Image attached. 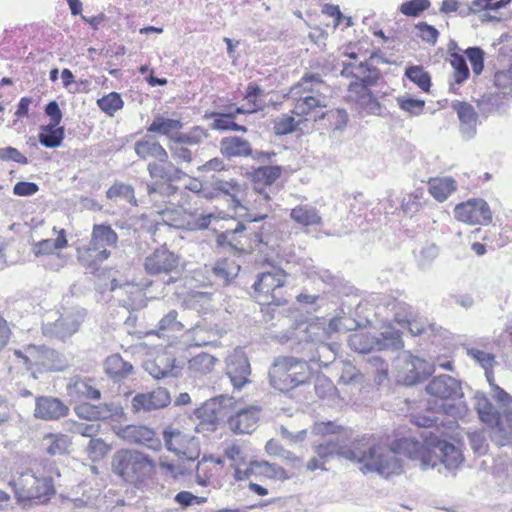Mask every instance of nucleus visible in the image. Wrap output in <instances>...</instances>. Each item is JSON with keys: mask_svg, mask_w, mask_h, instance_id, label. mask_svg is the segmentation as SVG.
Returning <instances> with one entry per match:
<instances>
[{"mask_svg": "<svg viewBox=\"0 0 512 512\" xmlns=\"http://www.w3.org/2000/svg\"><path fill=\"white\" fill-rule=\"evenodd\" d=\"M110 447L106 444V442L101 438H92L90 439L86 452L88 457L93 462H98L103 459L106 454L109 452Z\"/></svg>", "mask_w": 512, "mask_h": 512, "instance_id": "obj_62", "label": "nucleus"}, {"mask_svg": "<svg viewBox=\"0 0 512 512\" xmlns=\"http://www.w3.org/2000/svg\"><path fill=\"white\" fill-rule=\"evenodd\" d=\"M430 4V0H408L400 5L399 11L408 17H418Z\"/></svg>", "mask_w": 512, "mask_h": 512, "instance_id": "obj_64", "label": "nucleus"}, {"mask_svg": "<svg viewBox=\"0 0 512 512\" xmlns=\"http://www.w3.org/2000/svg\"><path fill=\"white\" fill-rule=\"evenodd\" d=\"M376 339L378 341L377 351L400 350L404 346L400 331L393 328L382 331Z\"/></svg>", "mask_w": 512, "mask_h": 512, "instance_id": "obj_47", "label": "nucleus"}, {"mask_svg": "<svg viewBox=\"0 0 512 512\" xmlns=\"http://www.w3.org/2000/svg\"><path fill=\"white\" fill-rule=\"evenodd\" d=\"M492 440L498 446L512 445V413L504 412L503 422L495 427Z\"/></svg>", "mask_w": 512, "mask_h": 512, "instance_id": "obj_48", "label": "nucleus"}, {"mask_svg": "<svg viewBox=\"0 0 512 512\" xmlns=\"http://www.w3.org/2000/svg\"><path fill=\"white\" fill-rule=\"evenodd\" d=\"M134 151L137 157L141 160L153 158L158 160L164 158L166 149L150 134L144 135L141 139L134 143Z\"/></svg>", "mask_w": 512, "mask_h": 512, "instance_id": "obj_32", "label": "nucleus"}, {"mask_svg": "<svg viewBox=\"0 0 512 512\" xmlns=\"http://www.w3.org/2000/svg\"><path fill=\"white\" fill-rule=\"evenodd\" d=\"M355 68L361 74H368L362 77L358 75L357 81H353L349 84V91H356V88H370L371 86L377 84L381 78L380 70L377 67L369 64L368 61L360 62L358 65H355Z\"/></svg>", "mask_w": 512, "mask_h": 512, "instance_id": "obj_35", "label": "nucleus"}, {"mask_svg": "<svg viewBox=\"0 0 512 512\" xmlns=\"http://www.w3.org/2000/svg\"><path fill=\"white\" fill-rule=\"evenodd\" d=\"M390 311L393 313V320L398 323L402 328L407 323L409 318L413 316L415 311L405 302L394 300L389 303Z\"/></svg>", "mask_w": 512, "mask_h": 512, "instance_id": "obj_57", "label": "nucleus"}, {"mask_svg": "<svg viewBox=\"0 0 512 512\" xmlns=\"http://www.w3.org/2000/svg\"><path fill=\"white\" fill-rule=\"evenodd\" d=\"M464 54L471 64L473 73L480 75L484 69V50L479 46H472L468 47Z\"/></svg>", "mask_w": 512, "mask_h": 512, "instance_id": "obj_61", "label": "nucleus"}, {"mask_svg": "<svg viewBox=\"0 0 512 512\" xmlns=\"http://www.w3.org/2000/svg\"><path fill=\"white\" fill-rule=\"evenodd\" d=\"M207 131L201 126H193L188 132L177 131L171 136V143L192 147L200 145L207 138Z\"/></svg>", "mask_w": 512, "mask_h": 512, "instance_id": "obj_39", "label": "nucleus"}, {"mask_svg": "<svg viewBox=\"0 0 512 512\" xmlns=\"http://www.w3.org/2000/svg\"><path fill=\"white\" fill-rule=\"evenodd\" d=\"M452 108L457 112L460 120V131L467 138L470 139L476 135V125L478 115L474 107L461 101H455L452 103Z\"/></svg>", "mask_w": 512, "mask_h": 512, "instance_id": "obj_28", "label": "nucleus"}, {"mask_svg": "<svg viewBox=\"0 0 512 512\" xmlns=\"http://www.w3.org/2000/svg\"><path fill=\"white\" fill-rule=\"evenodd\" d=\"M421 448V443L416 438L402 437L392 441L389 451L393 455L403 454L409 458L417 455Z\"/></svg>", "mask_w": 512, "mask_h": 512, "instance_id": "obj_45", "label": "nucleus"}, {"mask_svg": "<svg viewBox=\"0 0 512 512\" xmlns=\"http://www.w3.org/2000/svg\"><path fill=\"white\" fill-rule=\"evenodd\" d=\"M17 502L45 501L55 493L53 479L36 477L34 474L24 473L17 481H10Z\"/></svg>", "mask_w": 512, "mask_h": 512, "instance_id": "obj_6", "label": "nucleus"}, {"mask_svg": "<svg viewBox=\"0 0 512 512\" xmlns=\"http://www.w3.org/2000/svg\"><path fill=\"white\" fill-rule=\"evenodd\" d=\"M452 177L435 178L429 181V193L439 202L445 201L456 190Z\"/></svg>", "mask_w": 512, "mask_h": 512, "instance_id": "obj_43", "label": "nucleus"}, {"mask_svg": "<svg viewBox=\"0 0 512 512\" xmlns=\"http://www.w3.org/2000/svg\"><path fill=\"white\" fill-rule=\"evenodd\" d=\"M366 362L374 369V383L378 386L382 385L388 377V363L378 355L369 356Z\"/></svg>", "mask_w": 512, "mask_h": 512, "instance_id": "obj_58", "label": "nucleus"}, {"mask_svg": "<svg viewBox=\"0 0 512 512\" xmlns=\"http://www.w3.org/2000/svg\"><path fill=\"white\" fill-rule=\"evenodd\" d=\"M97 105L107 115L114 116L115 112L123 108L124 101L118 92H110L98 99Z\"/></svg>", "mask_w": 512, "mask_h": 512, "instance_id": "obj_54", "label": "nucleus"}, {"mask_svg": "<svg viewBox=\"0 0 512 512\" xmlns=\"http://www.w3.org/2000/svg\"><path fill=\"white\" fill-rule=\"evenodd\" d=\"M404 75L422 91H430L432 85L431 76L421 65H411L406 67Z\"/></svg>", "mask_w": 512, "mask_h": 512, "instance_id": "obj_49", "label": "nucleus"}, {"mask_svg": "<svg viewBox=\"0 0 512 512\" xmlns=\"http://www.w3.org/2000/svg\"><path fill=\"white\" fill-rule=\"evenodd\" d=\"M287 274L282 268L258 273L251 288L245 293L256 302L276 301L277 304H287L288 300L282 293Z\"/></svg>", "mask_w": 512, "mask_h": 512, "instance_id": "obj_4", "label": "nucleus"}, {"mask_svg": "<svg viewBox=\"0 0 512 512\" xmlns=\"http://www.w3.org/2000/svg\"><path fill=\"white\" fill-rule=\"evenodd\" d=\"M168 149L171 153L172 159L179 167H187L194 160V153L190 147L168 143Z\"/></svg>", "mask_w": 512, "mask_h": 512, "instance_id": "obj_56", "label": "nucleus"}, {"mask_svg": "<svg viewBox=\"0 0 512 512\" xmlns=\"http://www.w3.org/2000/svg\"><path fill=\"white\" fill-rule=\"evenodd\" d=\"M234 405V398L223 394L205 401L194 410V415L200 420L197 431L201 429L214 432L217 424L226 420L228 413H230Z\"/></svg>", "mask_w": 512, "mask_h": 512, "instance_id": "obj_7", "label": "nucleus"}, {"mask_svg": "<svg viewBox=\"0 0 512 512\" xmlns=\"http://www.w3.org/2000/svg\"><path fill=\"white\" fill-rule=\"evenodd\" d=\"M494 85L500 92L485 93L477 100V107L485 116L502 108L504 96H512V62L507 69L499 70L494 74Z\"/></svg>", "mask_w": 512, "mask_h": 512, "instance_id": "obj_9", "label": "nucleus"}, {"mask_svg": "<svg viewBox=\"0 0 512 512\" xmlns=\"http://www.w3.org/2000/svg\"><path fill=\"white\" fill-rule=\"evenodd\" d=\"M268 379L275 390L290 394L297 388L310 386L312 372L301 357L283 356L276 358L270 366Z\"/></svg>", "mask_w": 512, "mask_h": 512, "instance_id": "obj_2", "label": "nucleus"}, {"mask_svg": "<svg viewBox=\"0 0 512 512\" xmlns=\"http://www.w3.org/2000/svg\"><path fill=\"white\" fill-rule=\"evenodd\" d=\"M350 448L352 456L349 460L361 464L359 469L363 474L377 473L389 476L402 472V460L381 445L373 435H363L356 439Z\"/></svg>", "mask_w": 512, "mask_h": 512, "instance_id": "obj_1", "label": "nucleus"}, {"mask_svg": "<svg viewBox=\"0 0 512 512\" xmlns=\"http://www.w3.org/2000/svg\"><path fill=\"white\" fill-rule=\"evenodd\" d=\"M293 349L302 354L301 358L308 365L310 362L318 363L321 368H334L337 363V352L340 345L336 342L327 343L315 339L309 330H305L299 342Z\"/></svg>", "mask_w": 512, "mask_h": 512, "instance_id": "obj_5", "label": "nucleus"}, {"mask_svg": "<svg viewBox=\"0 0 512 512\" xmlns=\"http://www.w3.org/2000/svg\"><path fill=\"white\" fill-rule=\"evenodd\" d=\"M254 191L257 196L252 203L250 201V207L247 204H243V208H237L235 211L238 216L248 223L260 222L268 217V213L272 210L271 197L265 191V188L254 186Z\"/></svg>", "mask_w": 512, "mask_h": 512, "instance_id": "obj_16", "label": "nucleus"}, {"mask_svg": "<svg viewBox=\"0 0 512 512\" xmlns=\"http://www.w3.org/2000/svg\"><path fill=\"white\" fill-rule=\"evenodd\" d=\"M357 104L367 114L382 116L383 107L369 88H356Z\"/></svg>", "mask_w": 512, "mask_h": 512, "instance_id": "obj_40", "label": "nucleus"}, {"mask_svg": "<svg viewBox=\"0 0 512 512\" xmlns=\"http://www.w3.org/2000/svg\"><path fill=\"white\" fill-rule=\"evenodd\" d=\"M240 265L229 258L218 259L211 267V275L218 285L231 286L240 272Z\"/></svg>", "mask_w": 512, "mask_h": 512, "instance_id": "obj_26", "label": "nucleus"}, {"mask_svg": "<svg viewBox=\"0 0 512 512\" xmlns=\"http://www.w3.org/2000/svg\"><path fill=\"white\" fill-rule=\"evenodd\" d=\"M86 315L87 311L83 308L72 309L65 315L60 316L56 321L43 324V334L46 337L64 341L78 331Z\"/></svg>", "mask_w": 512, "mask_h": 512, "instance_id": "obj_11", "label": "nucleus"}, {"mask_svg": "<svg viewBox=\"0 0 512 512\" xmlns=\"http://www.w3.org/2000/svg\"><path fill=\"white\" fill-rule=\"evenodd\" d=\"M173 362L174 360H170L169 358L148 361L144 364V369L154 379L160 380L172 375V371L174 368Z\"/></svg>", "mask_w": 512, "mask_h": 512, "instance_id": "obj_50", "label": "nucleus"}, {"mask_svg": "<svg viewBox=\"0 0 512 512\" xmlns=\"http://www.w3.org/2000/svg\"><path fill=\"white\" fill-rule=\"evenodd\" d=\"M65 139V127L58 125H42L38 133V141L45 148L53 149L62 145Z\"/></svg>", "mask_w": 512, "mask_h": 512, "instance_id": "obj_37", "label": "nucleus"}, {"mask_svg": "<svg viewBox=\"0 0 512 512\" xmlns=\"http://www.w3.org/2000/svg\"><path fill=\"white\" fill-rule=\"evenodd\" d=\"M74 411L79 418L89 421L107 420L110 418L120 419L125 414L123 407L115 402L97 405L83 402L76 405Z\"/></svg>", "mask_w": 512, "mask_h": 512, "instance_id": "obj_15", "label": "nucleus"}, {"mask_svg": "<svg viewBox=\"0 0 512 512\" xmlns=\"http://www.w3.org/2000/svg\"><path fill=\"white\" fill-rule=\"evenodd\" d=\"M106 197L110 200L114 198H122L133 206H137V199L132 185L122 182H115L106 191Z\"/></svg>", "mask_w": 512, "mask_h": 512, "instance_id": "obj_51", "label": "nucleus"}, {"mask_svg": "<svg viewBox=\"0 0 512 512\" xmlns=\"http://www.w3.org/2000/svg\"><path fill=\"white\" fill-rule=\"evenodd\" d=\"M454 215L458 221L469 225H488L492 222L491 209L482 198H471L457 204Z\"/></svg>", "mask_w": 512, "mask_h": 512, "instance_id": "obj_12", "label": "nucleus"}, {"mask_svg": "<svg viewBox=\"0 0 512 512\" xmlns=\"http://www.w3.org/2000/svg\"><path fill=\"white\" fill-rule=\"evenodd\" d=\"M466 354L476 363H478L484 370H491L497 363L494 354L484 352L477 348H466Z\"/></svg>", "mask_w": 512, "mask_h": 512, "instance_id": "obj_63", "label": "nucleus"}, {"mask_svg": "<svg viewBox=\"0 0 512 512\" xmlns=\"http://www.w3.org/2000/svg\"><path fill=\"white\" fill-rule=\"evenodd\" d=\"M27 353L33 357V366H42L47 370L60 371L64 368L62 355L46 345L30 344L26 347Z\"/></svg>", "mask_w": 512, "mask_h": 512, "instance_id": "obj_23", "label": "nucleus"}, {"mask_svg": "<svg viewBox=\"0 0 512 512\" xmlns=\"http://www.w3.org/2000/svg\"><path fill=\"white\" fill-rule=\"evenodd\" d=\"M118 243V235L110 224H94L92 227L91 239L86 253L97 251L104 247L115 248Z\"/></svg>", "mask_w": 512, "mask_h": 512, "instance_id": "obj_25", "label": "nucleus"}, {"mask_svg": "<svg viewBox=\"0 0 512 512\" xmlns=\"http://www.w3.org/2000/svg\"><path fill=\"white\" fill-rule=\"evenodd\" d=\"M171 403V396L166 388L158 387L152 391L137 393L131 400L134 413L151 412L167 407Z\"/></svg>", "mask_w": 512, "mask_h": 512, "instance_id": "obj_17", "label": "nucleus"}, {"mask_svg": "<svg viewBox=\"0 0 512 512\" xmlns=\"http://www.w3.org/2000/svg\"><path fill=\"white\" fill-rule=\"evenodd\" d=\"M281 174L282 167L279 165H262L251 172V179L254 186L259 187L260 184L270 186L280 178Z\"/></svg>", "mask_w": 512, "mask_h": 512, "instance_id": "obj_42", "label": "nucleus"}, {"mask_svg": "<svg viewBox=\"0 0 512 512\" xmlns=\"http://www.w3.org/2000/svg\"><path fill=\"white\" fill-rule=\"evenodd\" d=\"M180 257L166 246L155 249L145 258L144 268L149 275L179 274Z\"/></svg>", "mask_w": 512, "mask_h": 512, "instance_id": "obj_13", "label": "nucleus"}, {"mask_svg": "<svg viewBox=\"0 0 512 512\" xmlns=\"http://www.w3.org/2000/svg\"><path fill=\"white\" fill-rule=\"evenodd\" d=\"M155 467L153 459L135 449L117 450L111 459V471L122 481L138 486L151 474Z\"/></svg>", "mask_w": 512, "mask_h": 512, "instance_id": "obj_3", "label": "nucleus"}, {"mask_svg": "<svg viewBox=\"0 0 512 512\" xmlns=\"http://www.w3.org/2000/svg\"><path fill=\"white\" fill-rule=\"evenodd\" d=\"M220 152L227 159L248 157L252 155V147L246 139L240 136H229L221 139Z\"/></svg>", "mask_w": 512, "mask_h": 512, "instance_id": "obj_31", "label": "nucleus"}, {"mask_svg": "<svg viewBox=\"0 0 512 512\" xmlns=\"http://www.w3.org/2000/svg\"><path fill=\"white\" fill-rule=\"evenodd\" d=\"M69 414V407L59 398L38 396L35 399L34 417L45 421H55Z\"/></svg>", "mask_w": 512, "mask_h": 512, "instance_id": "obj_21", "label": "nucleus"}, {"mask_svg": "<svg viewBox=\"0 0 512 512\" xmlns=\"http://www.w3.org/2000/svg\"><path fill=\"white\" fill-rule=\"evenodd\" d=\"M426 442L449 470L457 468L462 463L463 455L461 450L451 442L439 439L432 433H430L429 437H426Z\"/></svg>", "mask_w": 512, "mask_h": 512, "instance_id": "obj_22", "label": "nucleus"}, {"mask_svg": "<svg viewBox=\"0 0 512 512\" xmlns=\"http://www.w3.org/2000/svg\"><path fill=\"white\" fill-rule=\"evenodd\" d=\"M125 433L126 437L131 441L145 445L149 449L157 451L161 448V441L157 437L155 431L147 426H128Z\"/></svg>", "mask_w": 512, "mask_h": 512, "instance_id": "obj_33", "label": "nucleus"}, {"mask_svg": "<svg viewBox=\"0 0 512 512\" xmlns=\"http://www.w3.org/2000/svg\"><path fill=\"white\" fill-rule=\"evenodd\" d=\"M143 186L145 188V191L147 195L151 198V200L154 199L156 195H160L163 197H170L174 195L177 192V186L173 185L170 182L165 181H155V182H146L143 183Z\"/></svg>", "mask_w": 512, "mask_h": 512, "instance_id": "obj_55", "label": "nucleus"}, {"mask_svg": "<svg viewBox=\"0 0 512 512\" xmlns=\"http://www.w3.org/2000/svg\"><path fill=\"white\" fill-rule=\"evenodd\" d=\"M226 375L234 390H241L250 383L251 365L243 352H235L226 359Z\"/></svg>", "mask_w": 512, "mask_h": 512, "instance_id": "obj_18", "label": "nucleus"}, {"mask_svg": "<svg viewBox=\"0 0 512 512\" xmlns=\"http://www.w3.org/2000/svg\"><path fill=\"white\" fill-rule=\"evenodd\" d=\"M426 391L432 396L445 400H456L464 396L461 381L446 374L434 377L427 384Z\"/></svg>", "mask_w": 512, "mask_h": 512, "instance_id": "obj_19", "label": "nucleus"}, {"mask_svg": "<svg viewBox=\"0 0 512 512\" xmlns=\"http://www.w3.org/2000/svg\"><path fill=\"white\" fill-rule=\"evenodd\" d=\"M321 281L331 286L332 290L340 297L350 296L357 289L345 281L342 277L334 275L327 269H321L317 272Z\"/></svg>", "mask_w": 512, "mask_h": 512, "instance_id": "obj_38", "label": "nucleus"}, {"mask_svg": "<svg viewBox=\"0 0 512 512\" xmlns=\"http://www.w3.org/2000/svg\"><path fill=\"white\" fill-rule=\"evenodd\" d=\"M215 362L216 358L214 356L201 352L189 360L188 368L195 373L207 374L212 371Z\"/></svg>", "mask_w": 512, "mask_h": 512, "instance_id": "obj_53", "label": "nucleus"}, {"mask_svg": "<svg viewBox=\"0 0 512 512\" xmlns=\"http://www.w3.org/2000/svg\"><path fill=\"white\" fill-rule=\"evenodd\" d=\"M68 395L76 400H99L101 392L92 385L90 378L72 377L67 384Z\"/></svg>", "mask_w": 512, "mask_h": 512, "instance_id": "obj_30", "label": "nucleus"}, {"mask_svg": "<svg viewBox=\"0 0 512 512\" xmlns=\"http://www.w3.org/2000/svg\"><path fill=\"white\" fill-rule=\"evenodd\" d=\"M290 217L302 226H312L321 223V217L314 207L297 206L291 210Z\"/></svg>", "mask_w": 512, "mask_h": 512, "instance_id": "obj_46", "label": "nucleus"}, {"mask_svg": "<svg viewBox=\"0 0 512 512\" xmlns=\"http://www.w3.org/2000/svg\"><path fill=\"white\" fill-rule=\"evenodd\" d=\"M361 305V300L355 291L350 296H344L341 298L339 307L336 310V314L329 320L326 328L328 334L336 332H347L354 331L362 326V319H358V309Z\"/></svg>", "mask_w": 512, "mask_h": 512, "instance_id": "obj_8", "label": "nucleus"}, {"mask_svg": "<svg viewBox=\"0 0 512 512\" xmlns=\"http://www.w3.org/2000/svg\"><path fill=\"white\" fill-rule=\"evenodd\" d=\"M314 452L323 461H327L335 455L343 457L347 460H349V457L352 456L350 446L346 445L344 441L339 438V436L331 437L323 443L316 445L314 447Z\"/></svg>", "mask_w": 512, "mask_h": 512, "instance_id": "obj_29", "label": "nucleus"}, {"mask_svg": "<svg viewBox=\"0 0 512 512\" xmlns=\"http://www.w3.org/2000/svg\"><path fill=\"white\" fill-rule=\"evenodd\" d=\"M226 113L224 112H206L205 118L207 119H214L211 123L210 127L212 130L220 131V132H226V131H233L235 126V118H229L228 116H225Z\"/></svg>", "mask_w": 512, "mask_h": 512, "instance_id": "obj_59", "label": "nucleus"}, {"mask_svg": "<svg viewBox=\"0 0 512 512\" xmlns=\"http://www.w3.org/2000/svg\"><path fill=\"white\" fill-rule=\"evenodd\" d=\"M377 339L368 333H354L348 338L349 347L359 354H370L377 351Z\"/></svg>", "mask_w": 512, "mask_h": 512, "instance_id": "obj_44", "label": "nucleus"}, {"mask_svg": "<svg viewBox=\"0 0 512 512\" xmlns=\"http://www.w3.org/2000/svg\"><path fill=\"white\" fill-rule=\"evenodd\" d=\"M406 375L404 383L408 386L416 385L426 380L433 372L431 365L423 359L408 355L405 360Z\"/></svg>", "mask_w": 512, "mask_h": 512, "instance_id": "obj_27", "label": "nucleus"}, {"mask_svg": "<svg viewBox=\"0 0 512 512\" xmlns=\"http://www.w3.org/2000/svg\"><path fill=\"white\" fill-rule=\"evenodd\" d=\"M260 408L257 406H247L238 408L237 403L230 410L226 418L229 429L234 434H250L257 427Z\"/></svg>", "mask_w": 512, "mask_h": 512, "instance_id": "obj_14", "label": "nucleus"}, {"mask_svg": "<svg viewBox=\"0 0 512 512\" xmlns=\"http://www.w3.org/2000/svg\"><path fill=\"white\" fill-rule=\"evenodd\" d=\"M147 172L152 179L162 180L172 184L188 176L181 167L169 160L168 152L164 154L163 160L159 158L156 161L149 162Z\"/></svg>", "mask_w": 512, "mask_h": 512, "instance_id": "obj_20", "label": "nucleus"}, {"mask_svg": "<svg viewBox=\"0 0 512 512\" xmlns=\"http://www.w3.org/2000/svg\"><path fill=\"white\" fill-rule=\"evenodd\" d=\"M338 375V383L349 385L360 383L363 379L360 371L348 360H339L332 369Z\"/></svg>", "mask_w": 512, "mask_h": 512, "instance_id": "obj_41", "label": "nucleus"}, {"mask_svg": "<svg viewBox=\"0 0 512 512\" xmlns=\"http://www.w3.org/2000/svg\"><path fill=\"white\" fill-rule=\"evenodd\" d=\"M397 104L405 112L411 116H419L423 113L425 108V101L422 99L413 98L409 95L400 96L397 98Z\"/></svg>", "mask_w": 512, "mask_h": 512, "instance_id": "obj_60", "label": "nucleus"}, {"mask_svg": "<svg viewBox=\"0 0 512 512\" xmlns=\"http://www.w3.org/2000/svg\"><path fill=\"white\" fill-rule=\"evenodd\" d=\"M104 369L106 374L116 382L131 374L133 371V365L124 361L119 354H113L106 358Z\"/></svg>", "mask_w": 512, "mask_h": 512, "instance_id": "obj_36", "label": "nucleus"}, {"mask_svg": "<svg viewBox=\"0 0 512 512\" xmlns=\"http://www.w3.org/2000/svg\"><path fill=\"white\" fill-rule=\"evenodd\" d=\"M183 128V122L180 119L166 118L160 114L156 115L146 130L148 133H155L161 136H166L171 143V136L175 132Z\"/></svg>", "mask_w": 512, "mask_h": 512, "instance_id": "obj_34", "label": "nucleus"}, {"mask_svg": "<svg viewBox=\"0 0 512 512\" xmlns=\"http://www.w3.org/2000/svg\"><path fill=\"white\" fill-rule=\"evenodd\" d=\"M474 408L479 416V419L491 427L501 425L503 422V415L490 401L484 392L477 391L474 394Z\"/></svg>", "mask_w": 512, "mask_h": 512, "instance_id": "obj_24", "label": "nucleus"}, {"mask_svg": "<svg viewBox=\"0 0 512 512\" xmlns=\"http://www.w3.org/2000/svg\"><path fill=\"white\" fill-rule=\"evenodd\" d=\"M438 255L439 247L435 243L426 242L419 253L415 255L418 268L421 270L429 269Z\"/></svg>", "mask_w": 512, "mask_h": 512, "instance_id": "obj_52", "label": "nucleus"}, {"mask_svg": "<svg viewBox=\"0 0 512 512\" xmlns=\"http://www.w3.org/2000/svg\"><path fill=\"white\" fill-rule=\"evenodd\" d=\"M243 192L244 185L236 179L224 180L213 175L209 181L205 182V186L201 191V197L207 200L230 197V206L236 211L237 208H243V203L239 197Z\"/></svg>", "mask_w": 512, "mask_h": 512, "instance_id": "obj_10", "label": "nucleus"}]
</instances>
